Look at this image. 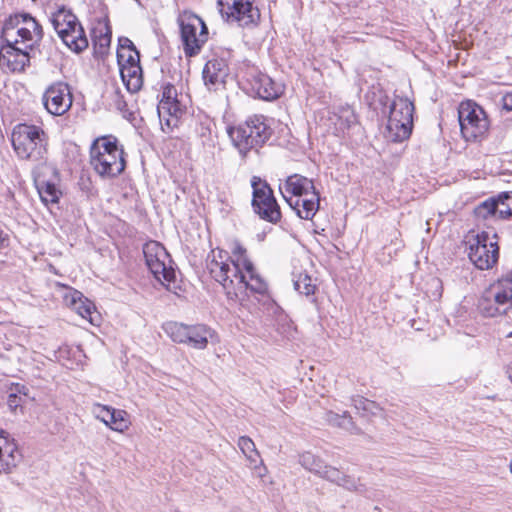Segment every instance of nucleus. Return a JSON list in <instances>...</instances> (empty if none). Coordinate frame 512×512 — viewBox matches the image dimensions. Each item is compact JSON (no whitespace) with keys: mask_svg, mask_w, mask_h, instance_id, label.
<instances>
[{"mask_svg":"<svg viewBox=\"0 0 512 512\" xmlns=\"http://www.w3.org/2000/svg\"><path fill=\"white\" fill-rule=\"evenodd\" d=\"M29 52L20 45L4 43L0 49V66L10 72H21L29 65Z\"/></svg>","mask_w":512,"mask_h":512,"instance_id":"412c9836","label":"nucleus"},{"mask_svg":"<svg viewBox=\"0 0 512 512\" xmlns=\"http://www.w3.org/2000/svg\"><path fill=\"white\" fill-rule=\"evenodd\" d=\"M113 407L102 405V404H95L93 406V413L95 414L96 418L102 421L106 426L108 425V420L110 419V414L112 413Z\"/></svg>","mask_w":512,"mask_h":512,"instance_id":"a19ab883","label":"nucleus"},{"mask_svg":"<svg viewBox=\"0 0 512 512\" xmlns=\"http://www.w3.org/2000/svg\"><path fill=\"white\" fill-rule=\"evenodd\" d=\"M494 200L496 217L499 220H507L512 216V192H502Z\"/></svg>","mask_w":512,"mask_h":512,"instance_id":"c756f323","label":"nucleus"},{"mask_svg":"<svg viewBox=\"0 0 512 512\" xmlns=\"http://www.w3.org/2000/svg\"><path fill=\"white\" fill-rule=\"evenodd\" d=\"M206 267L211 277L223 287L227 298L236 295L233 290L235 279L243 269L232 260L227 251L220 248L212 249L206 258Z\"/></svg>","mask_w":512,"mask_h":512,"instance_id":"423d86ee","label":"nucleus"},{"mask_svg":"<svg viewBox=\"0 0 512 512\" xmlns=\"http://www.w3.org/2000/svg\"><path fill=\"white\" fill-rule=\"evenodd\" d=\"M490 293L494 299V304L489 299H483L480 303L482 313L488 317L505 313L506 309L512 306V271L503 274L491 286Z\"/></svg>","mask_w":512,"mask_h":512,"instance_id":"4468645a","label":"nucleus"},{"mask_svg":"<svg viewBox=\"0 0 512 512\" xmlns=\"http://www.w3.org/2000/svg\"><path fill=\"white\" fill-rule=\"evenodd\" d=\"M112 98H113V102H114V105L115 107L120 110V111H124L126 109V102L124 100V97L123 95L121 94V91L119 88H116L114 91H113V95H112Z\"/></svg>","mask_w":512,"mask_h":512,"instance_id":"37998d69","label":"nucleus"},{"mask_svg":"<svg viewBox=\"0 0 512 512\" xmlns=\"http://www.w3.org/2000/svg\"><path fill=\"white\" fill-rule=\"evenodd\" d=\"M145 263L153 276L164 286L175 281L172 259L165 247L157 241H149L143 246Z\"/></svg>","mask_w":512,"mask_h":512,"instance_id":"6e6552de","label":"nucleus"},{"mask_svg":"<svg viewBox=\"0 0 512 512\" xmlns=\"http://www.w3.org/2000/svg\"><path fill=\"white\" fill-rule=\"evenodd\" d=\"M234 292L236 295H230L229 300L242 302L247 296V291L264 295L268 286L264 279L256 272L254 265L251 271L242 270L238 278L235 279Z\"/></svg>","mask_w":512,"mask_h":512,"instance_id":"aec40b11","label":"nucleus"},{"mask_svg":"<svg viewBox=\"0 0 512 512\" xmlns=\"http://www.w3.org/2000/svg\"><path fill=\"white\" fill-rule=\"evenodd\" d=\"M294 288L300 294L310 296L314 294L316 286L312 283V279L308 274H300L296 280H294Z\"/></svg>","mask_w":512,"mask_h":512,"instance_id":"ea45409f","label":"nucleus"},{"mask_svg":"<svg viewBox=\"0 0 512 512\" xmlns=\"http://www.w3.org/2000/svg\"><path fill=\"white\" fill-rule=\"evenodd\" d=\"M42 100L46 110L50 114L61 116L71 108L73 96L67 83L56 82L46 89Z\"/></svg>","mask_w":512,"mask_h":512,"instance_id":"a211bd4d","label":"nucleus"},{"mask_svg":"<svg viewBox=\"0 0 512 512\" xmlns=\"http://www.w3.org/2000/svg\"><path fill=\"white\" fill-rule=\"evenodd\" d=\"M502 107L504 110L510 112L512 111V91L507 92L502 97Z\"/></svg>","mask_w":512,"mask_h":512,"instance_id":"de8ad7c7","label":"nucleus"},{"mask_svg":"<svg viewBox=\"0 0 512 512\" xmlns=\"http://www.w3.org/2000/svg\"><path fill=\"white\" fill-rule=\"evenodd\" d=\"M474 217L478 223L489 225L490 223L499 220L496 217L494 200L491 198L478 204L473 211Z\"/></svg>","mask_w":512,"mask_h":512,"instance_id":"c85d7f7f","label":"nucleus"},{"mask_svg":"<svg viewBox=\"0 0 512 512\" xmlns=\"http://www.w3.org/2000/svg\"><path fill=\"white\" fill-rule=\"evenodd\" d=\"M247 84L250 93L263 100H274L281 94L280 86L267 74L259 71L251 72Z\"/></svg>","mask_w":512,"mask_h":512,"instance_id":"4be33fe9","label":"nucleus"},{"mask_svg":"<svg viewBox=\"0 0 512 512\" xmlns=\"http://www.w3.org/2000/svg\"><path fill=\"white\" fill-rule=\"evenodd\" d=\"M414 105L408 98L396 96L390 106L387 137L394 142L407 139L413 126Z\"/></svg>","mask_w":512,"mask_h":512,"instance_id":"0eeeda50","label":"nucleus"},{"mask_svg":"<svg viewBox=\"0 0 512 512\" xmlns=\"http://www.w3.org/2000/svg\"><path fill=\"white\" fill-rule=\"evenodd\" d=\"M7 434L0 429V473H9L20 460V453L14 443L6 441Z\"/></svg>","mask_w":512,"mask_h":512,"instance_id":"a878e982","label":"nucleus"},{"mask_svg":"<svg viewBox=\"0 0 512 512\" xmlns=\"http://www.w3.org/2000/svg\"><path fill=\"white\" fill-rule=\"evenodd\" d=\"M323 479L337 484L349 491L363 493L366 491L365 485L359 479L346 475L339 469L326 465L321 476Z\"/></svg>","mask_w":512,"mask_h":512,"instance_id":"393cba45","label":"nucleus"},{"mask_svg":"<svg viewBox=\"0 0 512 512\" xmlns=\"http://www.w3.org/2000/svg\"><path fill=\"white\" fill-rule=\"evenodd\" d=\"M326 419L333 426L343 428L351 433H359V429L356 427L352 417L347 412H343V414L340 415L329 411L326 414Z\"/></svg>","mask_w":512,"mask_h":512,"instance_id":"2f4dec72","label":"nucleus"},{"mask_svg":"<svg viewBox=\"0 0 512 512\" xmlns=\"http://www.w3.org/2000/svg\"><path fill=\"white\" fill-rule=\"evenodd\" d=\"M253 188L252 208L263 220L277 223L281 219L280 207L268 183L254 176L251 180Z\"/></svg>","mask_w":512,"mask_h":512,"instance_id":"9b49d317","label":"nucleus"},{"mask_svg":"<svg viewBox=\"0 0 512 512\" xmlns=\"http://www.w3.org/2000/svg\"><path fill=\"white\" fill-rule=\"evenodd\" d=\"M232 260L243 270L251 271L253 263L247 256V250L238 241L233 243L231 248Z\"/></svg>","mask_w":512,"mask_h":512,"instance_id":"f704fd0d","label":"nucleus"},{"mask_svg":"<svg viewBox=\"0 0 512 512\" xmlns=\"http://www.w3.org/2000/svg\"><path fill=\"white\" fill-rule=\"evenodd\" d=\"M219 11L229 23L253 27L260 21V11L254 0H218Z\"/></svg>","mask_w":512,"mask_h":512,"instance_id":"ddd939ff","label":"nucleus"},{"mask_svg":"<svg viewBox=\"0 0 512 512\" xmlns=\"http://www.w3.org/2000/svg\"><path fill=\"white\" fill-rule=\"evenodd\" d=\"M10 394H16L15 396L19 399H24L29 395V388L23 384H14L10 388Z\"/></svg>","mask_w":512,"mask_h":512,"instance_id":"79ce46f5","label":"nucleus"},{"mask_svg":"<svg viewBox=\"0 0 512 512\" xmlns=\"http://www.w3.org/2000/svg\"><path fill=\"white\" fill-rule=\"evenodd\" d=\"M287 202L299 218L312 220L320 207V193L315 190L295 200L287 199Z\"/></svg>","mask_w":512,"mask_h":512,"instance_id":"b1692460","label":"nucleus"},{"mask_svg":"<svg viewBox=\"0 0 512 512\" xmlns=\"http://www.w3.org/2000/svg\"><path fill=\"white\" fill-rule=\"evenodd\" d=\"M299 463L304 467L306 470L321 476L326 464L323 462L322 459L315 456L314 454L310 452H305L300 455L299 457Z\"/></svg>","mask_w":512,"mask_h":512,"instance_id":"72a5a7b5","label":"nucleus"},{"mask_svg":"<svg viewBox=\"0 0 512 512\" xmlns=\"http://www.w3.org/2000/svg\"><path fill=\"white\" fill-rule=\"evenodd\" d=\"M50 21L63 43L72 51L79 53L88 47V39L77 17L68 9L61 7L52 13Z\"/></svg>","mask_w":512,"mask_h":512,"instance_id":"39448f33","label":"nucleus"},{"mask_svg":"<svg viewBox=\"0 0 512 512\" xmlns=\"http://www.w3.org/2000/svg\"><path fill=\"white\" fill-rule=\"evenodd\" d=\"M128 414L124 410L113 408L108 420V427L117 432H124L129 428Z\"/></svg>","mask_w":512,"mask_h":512,"instance_id":"c9c22d12","label":"nucleus"},{"mask_svg":"<svg viewBox=\"0 0 512 512\" xmlns=\"http://www.w3.org/2000/svg\"><path fill=\"white\" fill-rule=\"evenodd\" d=\"M468 257L476 268L488 270L498 261L499 247L496 242L490 241L487 232H482L470 240Z\"/></svg>","mask_w":512,"mask_h":512,"instance_id":"dca6fc26","label":"nucleus"},{"mask_svg":"<svg viewBox=\"0 0 512 512\" xmlns=\"http://www.w3.org/2000/svg\"><path fill=\"white\" fill-rule=\"evenodd\" d=\"M357 122L356 115L354 112L347 108L342 109L340 113L337 115V120L335 122L336 129L344 132L345 130L351 128Z\"/></svg>","mask_w":512,"mask_h":512,"instance_id":"58836bf2","label":"nucleus"},{"mask_svg":"<svg viewBox=\"0 0 512 512\" xmlns=\"http://www.w3.org/2000/svg\"><path fill=\"white\" fill-rule=\"evenodd\" d=\"M196 133L201 138L202 143H205V141L209 139L211 131L208 126L200 123L199 126L196 127Z\"/></svg>","mask_w":512,"mask_h":512,"instance_id":"a18cd8bd","label":"nucleus"},{"mask_svg":"<svg viewBox=\"0 0 512 512\" xmlns=\"http://www.w3.org/2000/svg\"><path fill=\"white\" fill-rule=\"evenodd\" d=\"M90 165L102 178H115L126 167L124 150L112 135L96 138L90 147Z\"/></svg>","mask_w":512,"mask_h":512,"instance_id":"f257e3e1","label":"nucleus"},{"mask_svg":"<svg viewBox=\"0 0 512 512\" xmlns=\"http://www.w3.org/2000/svg\"><path fill=\"white\" fill-rule=\"evenodd\" d=\"M163 329L172 341L186 344L194 349H205L212 331L206 325H186L178 322H167Z\"/></svg>","mask_w":512,"mask_h":512,"instance_id":"f8f14e48","label":"nucleus"},{"mask_svg":"<svg viewBox=\"0 0 512 512\" xmlns=\"http://www.w3.org/2000/svg\"><path fill=\"white\" fill-rule=\"evenodd\" d=\"M158 115L162 124L168 129H172L178 125V119L184 112V106L177 99V90L171 84L163 86L162 97L157 106Z\"/></svg>","mask_w":512,"mask_h":512,"instance_id":"f3484780","label":"nucleus"},{"mask_svg":"<svg viewBox=\"0 0 512 512\" xmlns=\"http://www.w3.org/2000/svg\"><path fill=\"white\" fill-rule=\"evenodd\" d=\"M32 174L42 202L45 205L57 203L62 195L58 187L59 175L57 169L49 163H44L43 165H36Z\"/></svg>","mask_w":512,"mask_h":512,"instance_id":"2eb2a0df","label":"nucleus"},{"mask_svg":"<svg viewBox=\"0 0 512 512\" xmlns=\"http://www.w3.org/2000/svg\"><path fill=\"white\" fill-rule=\"evenodd\" d=\"M229 137L243 158L251 150L258 151L271 137L272 130L262 115L249 117L244 123L228 129Z\"/></svg>","mask_w":512,"mask_h":512,"instance_id":"20e7f679","label":"nucleus"},{"mask_svg":"<svg viewBox=\"0 0 512 512\" xmlns=\"http://www.w3.org/2000/svg\"><path fill=\"white\" fill-rule=\"evenodd\" d=\"M117 59L120 68L140 65V54L137 49L117 50Z\"/></svg>","mask_w":512,"mask_h":512,"instance_id":"4c0bfd02","label":"nucleus"},{"mask_svg":"<svg viewBox=\"0 0 512 512\" xmlns=\"http://www.w3.org/2000/svg\"><path fill=\"white\" fill-rule=\"evenodd\" d=\"M460 130L467 141L483 138L489 129V121L485 111L476 103L462 102L458 109Z\"/></svg>","mask_w":512,"mask_h":512,"instance_id":"1a4fd4ad","label":"nucleus"},{"mask_svg":"<svg viewBox=\"0 0 512 512\" xmlns=\"http://www.w3.org/2000/svg\"><path fill=\"white\" fill-rule=\"evenodd\" d=\"M15 395L16 394H9L8 396L7 404L11 410H15L24 402V399H19Z\"/></svg>","mask_w":512,"mask_h":512,"instance_id":"49530a36","label":"nucleus"},{"mask_svg":"<svg viewBox=\"0 0 512 512\" xmlns=\"http://www.w3.org/2000/svg\"><path fill=\"white\" fill-rule=\"evenodd\" d=\"M124 49H136L133 42L126 37H122L119 39V48L118 50H124Z\"/></svg>","mask_w":512,"mask_h":512,"instance_id":"09e8293b","label":"nucleus"},{"mask_svg":"<svg viewBox=\"0 0 512 512\" xmlns=\"http://www.w3.org/2000/svg\"><path fill=\"white\" fill-rule=\"evenodd\" d=\"M351 402L355 409L363 416L377 415L381 411L380 406L376 402L359 395L353 396Z\"/></svg>","mask_w":512,"mask_h":512,"instance_id":"473e14b6","label":"nucleus"},{"mask_svg":"<svg viewBox=\"0 0 512 512\" xmlns=\"http://www.w3.org/2000/svg\"><path fill=\"white\" fill-rule=\"evenodd\" d=\"M48 142L47 133L37 125L17 124L11 134V143L16 155L37 165L48 163Z\"/></svg>","mask_w":512,"mask_h":512,"instance_id":"f03ea898","label":"nucleus"},{"mask_svg":"<svg viewBox=\"0 0 512 512\" xmlns=\"http://www.w3.org/2000/svg\"><path fill=\"white\" fill-rule=\"evenodd\" d=\"M92 42L96 53L104 55L111 43V31L107 25H100L92 31Z\"/></svg>","mask_w":512,"mask_h":512,"instance_id":"cd10ccee","label":"nucleus"},{"mask_svg":"<svg viewBox=\"0 0 512 512\" xmlns=\"http://www.w3.org/2000/svg\"><path fill=\"white\" fill-rule=\"evenodd\" d=\"M43 38L40 23L28 13L11 15L4 23L1 33L3 43L17 44L33 50Z\"/></svg>","mask_w":512,"mask_h":512,"instance_id":"7ed1b4c3","label":"nucleus"},{"mask_svg":"<svg viewBox=\"0 0 512 512\" xmlns=\"http://www.w3.org/2000/svg\"><path fill=\"white\" fill-rule=\"evenodd\" d=\"M231 58L230 50H221L220 54L208 60L203 69V80L205 85L211 90L218 89L225 83L229 75L228 62Z\"/></svg>","mask_w":512,"mask_h":512,"instance_id":"6ab92c4d","label":"nucleus"},{"mask_svg":"<svg viewBox=\"0 0 512 512\" xmlns=\"http://www.w3.org/2000/svg\"><path fill=\"white\" fill-rule=\"evenodd\" d=\"M9 242V235L0 228V247L7 246Z\"/></svg>","mask_w":512,"mask_h":512,"instance_id":"8fccbe9b","label":"nucleus"},{"mask_svg":"<svg viewBox=\"0 0 512 512\" xmlns=\"http://www.w3.org/2000/svg\"><path fill=\"white\" fill-rule=\"evenodd\" d=\"M121 78L129 92L139 91L143 84L142 68L137 66H124L120 68Z\"/></svg>","mask_w":512,"mask_h":512,"instance_id":"bb28decb","label":"nucleus"},{"mask_svg":"<svg viewBox=\"0 0 512 512\" xmlns=\"http://www.w3.org/2000/svg\"><path fill=\"white\" fill-rule=\"evenodd\" d=\"M72 305L79 315L88 319L91 324H94L93 313L95 311V306L90 300L84 298L82 293L77 291L74 293Z\"/></svg>","mask_w":512,"mask_h":512,"instance_id":"7c9ffc66","label":"nucleus"},{"mask_svg":"<svg viewBox=\"0 0 512 512\" xmlns=\"http://www.w3.org/2000/svg\"><path fill=\"white\" fill-rule=\"evenodd\" d=\"M238 446L251 465L253 463L259 462L260 454L257 451L256 446L251 438L247 436H241L238 439Z\"/></svg>","mask_w":512,"mask_h":512,"instance_id":"e433bc0d","label":"nucleus"},{"mask_svg":"<svg viewBox=\"0 0 512 512\" xmlns=\"http://www.w3.org/2000/svg\"><path fill=\"white\" fill-rule=\"evenodd\" d=\"M249 467L253 470L254 474L261 479L267 474V468L264 466L261 458H259V462L253 463L252 465L249 463Z\"/></svg>","mask_w":512,"mask_h":512,"instance_id":"c03bdc74","label":"nucleus"},{"mask_svg":"<svg viewBox=\"0 0 512 512\" xmlns=\"http://www.w3.org/2000/svg\"><path fill=\"white\" fill-rule=\"evenodd\" d=\"M184 53L188 57L197 55L207 40L208 30L197 15L184 12L178 18Z\"/></svg>","mask_w":512,"mask_h":512,"instance_id":"9d476101","label":"nucleus"},{"mask_svg":"<svg viewBox=\"0 0 512 512\" xmlns=\"http://www.w3.org/2000/svg\"><path fill=\"white\" fill-rule=\"evenodd\" d=\"M279 190L287 201V199H292L288 195L300 198L311 194L316 188L312 179L300 174H293L288 176L283 184H280Z\"/></svg>","mask_w":512,"mask_h":512,"instance_id":"5701e85b","label":"nucleus"}]
</instances>
